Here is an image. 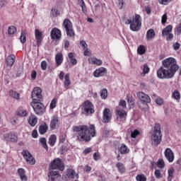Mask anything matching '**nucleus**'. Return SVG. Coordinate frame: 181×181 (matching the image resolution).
<instances>
[{"label":"nucleus","mask_w":181,"mask_h":181,"mask_svg":"<svg viewBox=\"0 0 181 181\" xmlns=\"http://www.w3.org/2000/svg\"><path fill=\"white\" fill-rule=\"evenodd\" d=\"M150 139L153 146H158V145L162 142V132H160V124H156L151 129Z\"/></svg>","instance_id":"3"},{"label":"nucleus","mask_w":181,"mask_h":181,"mask_svg":"<svg viewBox=\"0 0 181 181\" xmlns=\"http://www.w3.org/2000/svg\"><path fill=\"white\" fill-rule=\"evenodd\" d=\"M82 112L85 115H90V114H94V105L89 100L84 102L82 107Z\"/></svg>","instance_id":"7"},{"label":"nucleus","mask_w":181,"mask_h":181,"mask_svg":"<svg viewBox=\"0 0 181 181\" xmlns=\"http://www.w3.org/2000/svg\"><path fill=\"white\" fill-rule=\"evenodd\" d=\"M33 138H37V130H33L32 132Z\"/></svg>","instance_id":"64"},{"label":"nucleus","mask_w":181,"mask_h":181,"mask_svg":"<svg viewBox=\"0 0 181 181\" xmlns=\"http://www.w3.org/2000/svg\"><path fill=\"white\" fill-rule=\"evenodd\" d=\"M138 98L143 101L144 103H151V98L147 94H145L144 92H139L136 93Z\"/></svg>","instance_id":"16"},{"label":"nucleus","mask_w":181,"mask_h":181,"mask_svg":"<svg viewBox=\"0 0 181 181\" xmlns=\"http://www.w3.org/2000/svg\"><path fill=\"white\" fill-rule=\"evenodd\" d=\"M80 45L83 47V49H87V43L86 42V41L82 40L80 42Z\"/></svg>","instance_id":"62"},{"label":"nucleus","mask_w":181,"mask_h":181,"mask_svg":"<svg viewBox=\"0 0 181 181\" xmlns=\"http://www.w3.org/2000/svg\"><path fill=\"white\" fill-rule=\"evenodd\" d=\"M147 40H152L155 37V30L153 29H149L146 35Z\"/></svg>","instance_id":"29"},{"label":"nucleus","mask_w":181,"mask_h":181,"mask_svg":"<svg viewBox=\"0 0 181 181\" xmlns=\"http://www.w3.org/2000/svg\"><path fill=\"white\" fill-rule=\"evenodd\" d=\"M118 151L122 155H127V153H129V148L124 144H121L118 148Z\"/></svg>","instance_id":"21"},{"label":"nucleus","mask_w":181,"mask_h":181,"mask_svg":"<svg viewBox=\"0 0 181 181\" xmlns=\"http://www.w3.org/2000/svg\"><path fill=\"white\" fill-rule=\"evenodd\" d=\"M140 132L138 129H134V131H132L131 132V138L132 139H135L138 135H139Z\"/></svg>","instance_id":"41"},{"label":"nucleus","mask_w":181,"mask_h":181,"mask_svg":"<svg viewBox=\"0 0 181 181\" xmlns=\"http://www.w3.org/2000/svg\"><path fill=\"white\" fill-rule=\"evenodd\" d=\"M172 29H173L172 25H168L165 28H164L162 30V36H168V35L172 33Z\"/></svg>","instance_id":"32"},{"label":"nucleus","mask_w":181,"mask_h":181,"mask_svg":"<svg viewBox=\"0 0 181 181\" xmlns=\"http://www.w3.org/2000/svg\"><path fill=\"white\" fill-rule=\"evenodd\" d=\"M6 4H8V0H0L1 8H4V6H5V5H6Z\"/></svg>","instance_id":"61"},{"label":"nucleus","mask_w":181,"mask_h":181,"mask_svg":"<svg viewBox=\"0 0 181 181\" xmlns=\"http://www.w3.org/2000/svg\"><path fill=\"white\" fill-rule=\"evenodd\" d=\"M47 129H49V127L47 126V124L44 123L41 125H40L38 129V132L40 134V135H45L47 132Z\"/></svg>","instance_id":"23"},{"label":"nucleus","mask_w":181,"mask_h":181,"mask_svg":"<svg viewBox=\"0 0 181 181\" xmlns=\"http://www.w3.org/2000/svg\"><path fill=\"white\" fill-rule=\"evenodd\" d=\"M173 97L175 98V100H180V93H179L177 90H175L173 93Z\"/></svg>","instance_id":"45"},{"label":"nucleus","mask_w":181,"mask_h":181,"mask_svg":"<svg viewBox=\"0 0 181 181\" xmlns=\"http://www.w3.org/2000/svg\"><path fill=\"white\" fill-rule=\"evenodd\" d=\"M31 98L33 102L43 101V96L42 95V89L40 87L33 88L31 93Z\"/></svg>","instance_id":"8"},{"label":"nucleus","mask_w":181,"mask_h":181,"mask_svg":"<svg viewBox=\"0 0 181 181\" xmlns=\"http://www.w3.org/2000/svg\"><path fill=\"white\" fill-rule=\"evenodd\" d=\"M166 21H168V16L166 14H164L161 18V23L163 24L166 23Z\"/></svg>","instance_id":"60"},{"label":"nucleus","mask_w":181,"mask_h":181,"mask_svg":"<svg viewBox=\"0 0 181 181\" xmlns=\"http://www.w3.org/2000/svg\"><path fill=\"white\" fill-rule=\"evenodd\" d=\"M136 181H146V176L144 174H139L136 176Z\"/></svg>","instance_id":"40"},{"label":"nucleus","mask_w":181,"mask_h":181,"mask_svg":"<svg viewBox=\"0 0 181 181\" xmlns=\"http://www.w3.org/2000/svg\"><path fill=\"white\" fill-rule=\"evenodd\" d=\"M166 36H167L166 37L167 40H172V39H173V33H170Z\"/></svg>","instance_id":"63"},{"label":"nucleus","mask_w":181,"mask_h":181,"mask_svg":"<svg viewBox=\"0 0 181 181\" xmlns=\"http://www.w3.org/2000/svg\"><path fill=\"white\" fill-rule=\"evenodd\" d=\"M127 111L124 109H122L121 107H117L116 110V117L117 121L119 122H124L127 119Z\"/></svg>","instance_id":"11"},{"label":"nucleus","mask_w":181,"mask_h":181,"mask_svg":"<svg viewBox=\"0 0 181 181\" xmlns=\"http://www.w3.org/2000/svg\"><path fill=\"white\" fill-rule=\"evenodd\" d=\"M51 39L53 40H60L62 37V31L57 28H53L50 33Z\"/></svg>","instance_id":"13"},{"label":"nucleus","mask_w":181,"mask_h":181,"mask_svg":"<svg viewBox=\"0 0 181 181\" xmlns=\"http://www.w3.org/2000/svg\"><path fill=\"white\" fill-rule=\"evenodd\" d=\"M176 59L169 57L162 61L163 66L157 71V76L162 80L172 78L176 71L179 70V66L176 64Z\"/></svg>","instance_id":"1"},{"label":"nucleus","mask_w":181,"mask_h":181,"mask_svg":"<svg viewBox=\"0 0 181 181\" xmlns=\"http://www.w3.org/2000/svg\"><path fill=\"white\" fill-rule=\"evenodd\" d=\"M73 132H76V136L78 142H90L91 138H94L97 135L95 132V126L90 124L87 125L74 126L72 127Z\"/></svg>","instance_id":"2"},{"label":"nucleus","mask_w":181,"mask_h":181,"mask_svg":"<svg viewBox=\"0 0 181 181\" xmlns=\"http://www.w3.org/2000/svg\"><path fill=\"white\" fill-rule=\"evenodd\" d=\"M40 143L44 149H46V151H49V146H47V141L46 140V138L42 137L39 139Z\"/></svg>","instance_id":"35"},{"label":"nucleus","mask_w":181,"mask_h":181,"mask_svg":"<svg viewBox=\"0 0 181 181\" xmlns=\"http://www.w3.org/2000/svg\"><path fill=\"white\" fill-rule=\"evenodd\" d=\"M51 169H58V170H64V164L62 162V159L57 158H54L49 164Z\"/></svg>","instance_id":"9"},{"label":"nucleus","mask_w":181,"mask_h":181,"mask_svg":"<svg viewBox=\"0 0 181 181\" xmlns=\"http://www.w3.org/2000/svg\"><path fill=\"white\" fill-rule=\"evenodd\" d=\"M41 68L42 70H46V69H47V62H46V61H42L41 62Z\"/></svg>","instance_id":"54"},{"label":"nucleus","mask_w":181,"mask_h":181,"mask_svg":"<svg viewBox=\"0 0 181 181\" xmlns=\"http://www.w3.org/2000/svg\"><path fill=\"white\" fill-rule=\"evenodd\" d=\"M21 155L29 165H35V163H36V160L33 158V156H32V153L29 152V151L23 150L21 153Z\"/></svg>","instance_id":"10"},{"label":"nucleus","mask_w":181,"mask_h":181,"mask_svg":"<svg viewBox=\"0 0 181 181\" xmlns=\"http://www.w3.org/2000/svg\"><path fill=\"white\" fill-rule=\"evenodd\" d=\"M8 35H10V36H13V35H15V33H16V27L13 25L8 27Z\"/></svg>","instance_id":"39"},{"label":"nucleus","mask_w":181,"mask_h":181,"mask_svg":"<svg viewBox=\"0 0 181 181\" xmlns=\"http://www.w3.org/2000/svg\"><path fill=\"white\" fill-rule=\"evenodd\" d=\"M28 115V112L25 110H20L17 112V115H19V117H26Z\"/></svg>","instance_id":"46"},{"label":"nucleus","mask_w":181,"mask_h":181,"mask_svg":"<svg viewBox=\"0 0 181 181\" xmlns=\"http://www.w3.org/2000/svg\"><path fill=\"white\" fill-rule=\"evenodd\" d=\"M57 141V136H56V134H52L49 138L48 144L49 146H54L56 144Z\"/></svg>","instance_id":"30"},{"label":"nucleus","mask_w":181,"mask_h":181,"mask_svg":"<svg viewBox=\"0 0 181 181\" xmlns=\"http://www.w3.org/2000/svg\"><path fill=\"white\" fill-rule=\"evenodd\" d=\"M88 62L90 64H95L96 66H101V64H103V61L95 57L90 58Z\"/></svg>","instance_id":"27"},{"label":"nucleus","mask_w":181,"mask_h":181,"mask_svg":"<svg viewBox=\"0 0 181 181\" xmlns=\"http://www.w3.org/2000/svg\"><path fill=\"white\" fill-rule=\"evenodd\" d=\"M103 122L107 123L111 121L112 118V115L111 114V110L109 108H105L103 112Z\"/></svg>","instance_id":"14"},{"label":"nucleus","mask_w":181,"mask_h":181,"mask_svg":"<svg viewBox=\"0 0 181 181\" xmlns=\"http://www.w3.org/2000/svg\"><path fill=\"white\" fill-rule=\"evenodd\" d=\"M16 59V57H15V55L8 56L7 58L6 59V63L7 66L12 67V66H13V64L15 63Z\"/></svg>","instance_id":"25"},{"label":"nucleus","mask_w":181,"mask_h":181,"mask_svg":"<svg viewBox=\"0 0 181 181\" xmlns=\"http://www.w3.org/2000/svg\"><path fill=\"white\" fill-rule=\"evenodd\" d=\"M157 166L160 168V169H163V168H165V161L162 159H159L157 162Z\"/></svg>","instance_id":"47"},{"label":"nucleus","mask_w":181,"mask_h":181,"mask_svg":"<svg viewBox=\"0 0 181 181\" xmlns=\"http://www.w3.org/2000/svg\"><path fill=\"white\" fill-rule=\"evenodd\" d=\"M107 71H108L107 70V68L103 67V66L99 67L93 71V76H94V77H96L97 78H98L100 77H104V76H105V74H107Z\"/></svg>","instance_id":"12"},{"label":"nucleus","mask_w":181,"mask_h":181,"mask_svg":"<svg viewBox=\"0 0 181 181\" xmlns=\"http://www.w3.org/2000/svg\"><path fill=\"white\" fill-rule=\"evenodd\" d=\"M20 41L22 43H25L26 42V33H25L24 31L21 32V35L20 37Z\"/></svg>","instance_id":"42"},{"label":"nucleus","mask_w":181,"mask_h":181,"mask_svg":"<svg viewBox=\"0 0 181 181\" xmlns=\"http://www.w3.org/2000/svg\"><path fill=\"white\" fill-rule=\"evenodd\" d=\"M63 25L65 28L66 36H69V37H74L76 36V33L73 29V23H71L70 20L65 19L63 22Z\"/></svg>","instance_id":"5"},{"label":"nucleus","mask_w":181,"mask_h":181,"mask_svg":"<svg viewBox=\"0 0 181 181\" xmlns=\"http://www.w3.org/2000/svg\"><path fill=\"white\" fill-rule=\"evenodd\" d=\"M59 117L57 116L52 117L49 124L50 129H56V128L59 127Z\"/></svg>","instance_id":"18"},{"label":"nucleus","mask_w":181,"mask_h":181,"mask_svg":"<svg viewBox=\"0 0 181 181\" xmlns=\"http://www.w3.org/2000/svg\"><path fill=\"white\" fill-rule=\"evenodd\" d=\"M154 175L157 179H160V177H162V173H160V171L159 170H156L154 172Z\"/></svg>","instance_id":"52"},{"label":"nucleus","mask_w":181,"mask_h":181,"mask_svg":"<svg viewBox=\"0 0 181 181\" xmlns=\"http://www.w3.org/2000/svg\"><path fill=\"white\" fill-rule=\"evenodd\" d=\"M155 103L157 104V105H162L163 104V99L160 97L156 98Z\"/></svg>","instance_id":"50"},{"label":"nucleus","mask_w":181,"mask_h":181,"mask_svg":"<svg viewBox=\"0 0 181 181\" xmlns=\"http://www.w3.org/2000/svg\"><path fill=\"white\" fill-rule=\"evenodd\" d=\"M74 177H76V179H78V174H76V171L72 168L68 169L66 172V175L64 176V178L74 179Z\"/></svg>","instance_id":"15"},{"label":"nucleus","mask_w":181,"mask_h":181,"mask_svg":"<svg viewBox=\"0 0 181 181\" xmlns=\"http://www.w3.org/2000/svg\"><path fill=\"white\" fill-rule=\"evenodd\" d=\"M91 151H93L91 147H88V148H85L83 152L84 155H88V153H90L91 152Z\"/></svg>","instance_id":"57"},{"label":"nucleus","mask_w":181,"mask_h":181,"mask_svg":"<svg viewBox=\"0 0 181 181\" xmlns=\"http://www.w3.org/2000/svg\"><path fill=\"white\" fill-rule=\"evenodd\" d=\"M8 94L10 97L15 98V100H20L21 98V94H19V93L14 91L13 90H9Z\"/></svg>","instance_id":"34"},{"label":"nucleus","mask_w":181,"mask_h":181,"mask_svg":"<svg viewBox=\"0 0 181 181\" xmlns=\"http://www.w3.org/2000/svg\"><path fill=\"white\" fill-rule=\"evenodd\" d=\"M91 54V50L88 48L83 49V56H90Z\"/></svg>","instance_id":"53"},{"label":"nucleus","mask_w":181,"mask_h":181,"mask_svg":"<svg viewBox=\"0 0 181 181\" xmlns=\"http://www.w3.org/2000/svg\"><path fill=\"white\" fill-rule=\"evenodd\" d=\"M173 0H158L160 5H169Z\"/></svg>","instance_id":"49"},{"label":"nucleus","mask_w":181,"mask_h":181,"mask_svg":"<svg viewBox=\"0 0 181 181\" xmlns=\"http://www.w3.org/2000/svg\"><path fill=\"white\" fill-rule=\"evenodd\" d=\"M100 97L102 100H107V97H108V90L107 88H103L100 90Z\"/></svg>","instance_id":"37"},{"label":"nucleus","mask_w":181,"mask_h":181,"mask_svg":"<svg viewBox=\"0 0 181 181\" xmlns=\"http://www.w3.org/2000/svg\"><path fill=\"white\" fill-rule=\"evenodd\" d=\"M51 14L52 15V16H59V11L57 9V8H52L51 10Z\"/></svg>","instance_id":"51"},{"label":"nucleus","mask_w":181,"mask_h":181,"mask_svg":"<svg viewBox=\"0 0 181 181\" xmlns=\"http://www.w3.org/2000/svg\"><path fill=\"white\" fill-rule=\"evenodd\" d=\"M35 39L37 40V43H41L42 40H43V34L42 33V32H40V30L35 29Z\"/></svg>","instance_id":"28"},{"label":"nucleus","mask_w":181,"mask_h":181,"mask_svg":"<svg viewBox=\"0 0 181 181\" xmlns=\"http://www.w3.org/2000/svg\"><path fill=\"white\" fill-rule=\"evenodd\" d=\"M116 168L119 173H125V165L122 163H117Z\"/></svg>","instance_id":"31"},{"label":"nucleus","mask_w":181,"mask_h":181,"mask_svg":"<svg viewBox=\"0 0 181 181\" xmlns=\"http://www.w3.org/2000/svg\"><path fill=\"white\" fill-rule=\"evenodd\" d=\"M28 124H30V127H35L36 125V124H37V117L31 115L28 119Z\"/></svg>","instance_id":"26"},{"label":"nucleus","mask_w":181,"mask_h":181,"mask_svg":"<svg viewBox=\"0 0 181 181\" xmlns=\"http://www.w3.org/2000/svg\"><path fill=\"white\" fill-rule=\"evenodd\" d=\"M173 47L174 50H179L180 49V43L179 42H175L173 44Z\"/></svg>","instance_id":"55"},{"label":"nucleus","mask_w":181,"mask_h":181,"mask_svg":"<svg viewBox=\"0 0 181 181\" xmlns=\"http://www.w3.org/2000/svg\"><path fill=\"white\" fill-rule=\"evenodd\" d=\"M150 69L148 64H145L143 66V73L141 74V77H145L149 73Z\"/></svg>","instance_id":"36"},{"label":"nucleus","mask_w":181,"mask_h":181,"mask_svg":"<svg viewBox=\"0 0 181 181\" xmlns=\"http://www.w3.org/2000/svg\"><path fill=\"white\" fill-rule=\"evenodd\" d=\"M165 156L168 162L172 163L175 159V155L173 154V151L170 148H166L165 151Z\"/></svg>","instance_id":"17"},{"label":"nucleus","mask_w":181,"mask_h":181,"mask_svg":"<svg viewBox=\"0 0 181 181\" xmlns=\"http://www.w3.org/2000/svg\"><path fill=\"white\" fill-rule=\"evenodd\" d=\"M126 25H130V29L133 32H138L141 30V26L142 25V19L141 16L136 14L135 16H133L132 20L127 19L125 21Z\"/></svg>","instance_id":"4"},{"label":"nucleus","mask_w":181,"mask_h":181,"mask_svg":"<svg viewBox=\"0 0 181 181\" xmlns=\"http://www.w3.org/2000/svg\"><path fill=\"white\" fill-rule=\"evenodd\" d=\"M30 105L37 115H42L45 112V105H43L42 101L31 102Z\"/></svg>","instance_id":"6"},{"label":"nucleus","mask_w":181,"mask_h":181,"mask_svg":"<svg viewBox=\"0 0 181 181\" xmlns=\"http://www.w3.org/2000/svg\"><path fill=\"white\" fill-rule=\"evenodd\" d=\"M55 62L57 67H59L63 63V54L58 52L55 56Z\"/></svg>","instance_id":"24"},{"label":"nucleus","mask_w":181,"mask_h":181,"mask_svg":"<svg viewBox=\"0 0 181 181\" xmlns=\"http://www.w3.org/2000/svg\"><path fill=\"white\" fill-rule=\"evenodd\" d=\"M173 168H171L168 170V181H172V179H173Z\"/></svg>","instance_id":"44"},{"label":"nucleus","mask_w":181,"mask_h":181,"mask_svg":"<svg viewBox=\"0 0 181 181\" xmlns=\"http://www.w3.org/2000/svg\"><path fill=\"white\" fill-rule=\"evenodd\" d=\"M18 173L22 181L28 180V177L25 175V170H23V168H18Z\"/></svg>","instance_id":"33"},{"label":"nucleus","mask_w":181,"mask_h":181,"mask_svg":"<svg viewBox=\"0 0 181 181\" xmlns=\"http://www.w3.org/2000/svg\"><path fill=\"white\" fill-rule=\"evenodd\" d=\"M57 104V99L54 98V99L51 101L50 105H49V108H50V110H54V108H56Z\"/></svg>","instance_id":"43"},{"label":"nucleus","mask_w":181,"mask_h":181,"mask_svg":"<svg viewBox=\"0 0 181 181\" xmlns=\"http://www.w3.org/2000/svg\"><path fill=\"white\" fill-rule=\"evenodd\" d=\"M122 107V110H125L127 108V102L124 100H121L119 103V107Z\"/></svg>","instance_id":"48"},{"label":"nucleus","mask_w":181,"mask_h":181,"mask_svg":"<svg viewBox=\"0 0 181 181\" xmlns=\"http://www.w3.org/2000/svg\"><path fill=\"white\" fill-rule=\"evenodd\" d=\"M145 52H146V49L145 48V46L140 45L137 48V53L138 54H140V56H142V54H145Z\"/></svg>","instance_id":"38"},{"label":"nucleus","mask_w":181,"mask_h":181,"mask_svg":"<svg viewBox=\"0 0 181 181\" xmlns=\"http://www.w3.org/2000/svg\"><path fill=\"white\" fill-rule=\"evenodd\" d=\"M4 136L6 141H10V142H18V136L13 134V133L4 134Z\"/></svg>","instance_id":"19"},{"label":"nucleus","mask_w":181,"mask_h":181,"mask_svg":"<svg viewBox=\"0 0 181 181\" xmlns=\"http://www.w3.org/2000/svg\"><path fill=\"white\" fill-rule=\"evenodd\" d=\"M64 87L66 90H69V87L71 86V81H70V74H66L64 76Z\"/></svg>","instance_id":"22"},{"label":"nucleus","mask_w":181,"mask_h":181,"mask_svg":"<svg viewBox=\"0 0 181 181\" xmlns=\"http://www.w3.org/2000/svg\"><path fill=\"white\" fill-rule=\"evenodd\" d=\"M65 141H66V134H62L59 137L60 144H64Z\"/></svg>","instance_id":"56"},{"label":"nucleus","mask_w":181,"mask_h":181,"mask_svg":"<svg viewBox=\"0 0 181 181\" xmlns=\"http://www.w3.org/2000/svg\"><path fill=\"white\" fill-rule=\"evenodd\" d=\"M94 160H100V153L96 152L93 154Z\"/></svg>","instance_id":"58"},{"label":"nucleus","mask_w":181,"mask_h":181,"mask_svg":"<svg viewBox=\"0 0 181 181\" xmlns=\"http://www.w3.org/2000/svg\"><path fill=\"white\" fill-rule=\"evenodd\" d=\"M60 175V173H59V171H56L54 170H49V173L48 174V177L50 179L51 181H54L56 177H59Z\"/></svg>","instance_id":"20"},{"label":"nucleus","mask_w":181,"mask_h":181,"mask_svg":"<svg viewBox=\"0 0 181 181\" xmlns=\"http://www.w3.org/2000/svg\"><path fill=\"white\" fill-rule=\"evenodd\" d=\"M181 33V23L179 25V26L177 28L176 30H175V35H177V36H179V35H180Z\"/></svg>","instance_id":"59"}]
</instances>
